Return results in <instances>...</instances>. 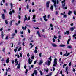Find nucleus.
<instances>
[{
  "label": "nucleus",
  "instance_id": "nucleus-57",
  "mask_svg": "<svg viewBox=\"0 0 76 76\" xmlns=\"http://www.w3.org/2000/svg\"><path fill=\"white\" fill-rule=\"evenodd\" d=\"M18 62H19V61H18L16 62V65H18Z\"/></svg>",
  "mask_w": 76,
  "mask_h": 76
},
{
  "label": "nucleus",
  "instance_id": "nucleus-3",
  "mask_svg": "<svg viewBox=\"0 0 76 76\" xmlns=\"http://www.w3.org/2000/svg\"><path fill=\"white\" fill-rule=\"evenodd\" d=\"M30 20V16H29L28 17V18H27L26 15H25V18L24 20V21L25 22L26 20H27V21H28V20Z\"/></svg>",
  "mask_w": 76,
  "mask_h": 76
},
{
  "label": "nucleus",
  "instance_id": "nucleus-18",
  "mask_svg": "<svg viewBox=\"0 0 76 76\" xmlns=\"http://www.w3.org/2000/svg\"><path fill=\"white\" fill-rule=\"evenodd\" d=\"M70 40H71V38H69L68 39V40L67 41V44H69V41H70Z\"/></svg>",
  "mask_w": 76,
  "mask_h": 76
},
{
  "label": "nucleus",
  "instance_id": "nucleus-45",
  "mask_svg": "<svg viewBox=\"0 0 76 76\" xmlns=\"http://www.w3.org/2000/svg\"><path fill=\"white\" fill-rule=\"evenodd\" d=\"M20 56L21 57H22V54L21 53H20Z\"/></svg>",
  "mask_w": 76,
  "mask_h": 76
},
{
  "label": "nucleus",
  "instance_id": "nucleus-52",
  "mask_svg": "<svg viewBox=\"0 0 76 76\" xmlns=\"http://www.w3.org/2000/svg\"><path fill=\"white\" fill-rule=\"evenodd\" d=\"M65 1H66V0H64L63 1H62V4H63V3H64V2H65Z\"/></svg>",
  "mask_w": 76,
  "mask_h": 76
},
{
  "label": "nucleus",
  "instance_id": "nucleus-23",
  "mask_svg": "<svg viewBox=\"0 0 76 76\" xmlns=\"http://www.w3.org/2000/svg\"><path fill=\"white\" fill-rule=\"evenodd\" d=\"M10 5L11 6V8L12 9L13 7V4L12 3H10Z\"/></svg>",
  "mask_w": 76,
  "mask_h": 76
},
{
  "label": "nucleus",
  "instance_id": "nucleus-49",
  "mask_svg": "<svg viewBox=\"0 0 76 76\" xmlns=\"http://www.w3.org/2000/svg\"><path fill=\"white\" fill-rule=\"evenodd\" d=\"M14 63H15L14 60H12V64H14Z\"/></svg>",
  "mask_w": 76,
  "mask_h": 76
},
{
  "label": "nucleus",
  "instance_id": "nucleus-12",
  "mask_svg": "<svg viewBox=\"0 0 76 76\" xmlns=\"http://www.w3.org/2000/svg\"><path fill=\"white\" fill-rule=\"evenodd\" d=\"M52 45L53 46V47H57V45L54 43H51Z\"/></svg>",
  "mask_w": 76,
  "mask_h": 76
},
{
  "label": "nucleus",
  "instance_id": "nucleus-35",
  "mask_svg": "<svg viewBox=\"0 0 76 76\" xmlns=\"http://www.w3.org/2000/svg\"><path fill=\"white\" fill-rule=\"evenodd\" d=\"M27 56L28 57H29V56H30V55H29V53H28L27 55Z\"/></svg>",
  "mask_w": 76,
  "mask_h": 76
},
{
  "label": "nucleus",
  "instance_id": "nucleus-47",
  "mask_svg": "<svg viewBox=\"0 0 76 76\" xmlns=\"http://www.w3.org/2000/svg\"><path fill=\"white\" fill-rule=\"evenodd\" d=\"M71 65H72V63L71 62H70L69 63V66H71Z\"/></svg>",
  "mask_w": 76,
  "mask_h": 76
},
{
  "label": "nucleus",
  "instance_id": "nucleus-10",
  "mask_svg": "<svg viewBox=\"0 0 76 76\" xmlns=\"http://www.w3.org/2000/svg\"><path fill=\"white\" fill-rule=\"evenodd\" d=\"M75 27H73L70 28V30L71 31H73L74 29H75Z\"/></svg>",
  "mask_w": 76,
  "mask_h": 76
},
{
  "label": "nucleus",
  "instance_id": "nucleus-22",
  "mask_svg": "<svg viewBox=\"0 0 76 76\" xmlns=\"http://www.w3.org/2000/svg\"><path fill=\"white\" fill-rule=\"evenodd\" d=\"M69 56V54H66L65 53L63 55V56H66V57H67Z\"/></svg>",
  "mask_w": 76,
  "mask_h": 76
},
{
  "label": "nucleus",
  "instance_id": "nucleus-34",
  "mask_svg": "<svg viewBox=\"0 0 76 76\" xmlns=\"http://www.w3.org/2000/svg\"><path fill=\"white\" fill-rule=\"evenodd\" d=\"M15 33L12 34V37H14V36H15Z\"/></svg>",
  "mask_w": 76,
  "mask_h": 76
},
{
  "label": "nucleus",
  "instance_id": "nucleus-59",
  "mask_svg": "<svg viewBox=\"0 0 76 76\" xmlns=\"http://www.w3.org/2000/svg\"><path fill=\"white\" fill-rule=\"evenodd\" d=\"M54 38H55V39H56V38H57V36H56L55 35H54Z\"/></svg>",
  "mask_w": 76,
  "mask_h": 76
},
{
  "label": "nucleus",
  "instance_id": "nucleus-37",
  "mask_svg": "<svg viewBox=\"0 0 76 76\" xmlns=\"http://www.w3.org/2000/svg\"><path fill=\"white\" fill-rule=\"evenodd\" d=\"M27 9H29V5L27 4V6H26Z\"/></svg>",
  "mask_w": 76,
  "mask_h": 76
},
{
  "label": "nucleus",
  "instance_id": "nucleus-53",
  "mask_svg": "<svg viewBox=\"0 0 76 76\" xmlns=\"http://www.w3.org/2000/svg\"><path fill=\"white\" fill-rule=\"evenodd\" d=\"M17 57L18 58H19L20 57V56H19V54H18L17 55Z\"/></svg>",
  "mask_w": 76,
  "mask_h": 76
},
{
  "label": "nucleus",
  "instance_id": "nucleus-13",
  "mask_svg": "<svg viewBox=\"0 0 76 76\" xmlns=\"http://www.w3.org/2000/svg\"><path fill=\"white\" fill-rule=\"evenodd\" d=\"M66 46V45L63 44H61L59 45L60 47H64Z\"/></svg>",
  "mask_w": 76,
  "mask_h": 76
},
{
  "label": "nucleus",
  "instance_id": "nucleus-7",
  "mask_svg": "<svg viewBox=\"0 0 76 76\" xmlns=\"http://www.w3.org/2000/svg\"><path fill=\"white\" fill-rule=\"evenodd\" d=\"M32 60H31V58H29L28 63L30 64H31L32 63Z\"/></svg>",
  "mask_w": 76,
  "mask_h": 76
},
{
  "label": "nucleus",
  "instance_id": "nucleus-63",
  "mask_svg": "<svg viewBox=\"0 0 76 76\" xmlns=\"http://www.w3.org/2000/svg\"><path fill=\"white\" fill-rule=\"evenodd\" d=\"M4 58H2V60H1V61H4Z\"/></svg>",
  "mask_w": 76,
  "mask_h": 76
},
{
  "label": "nucleus",
  "instance_id": "nucleus-19",
  "mask_svg": "<svg viewBox=\"0 0 76 76\" xmlns=\"http://www.w3.org/2000/svg\"><path fill=\"white\" fill-rule=\"evenodd\" d=\"M6 63H9V58H8L7 59H6Z\"/></svg>",
  "mask_w": 76,
  "mask_h": 76
},
{
  "label": "nucleus",
  "instance_id": "nucleus-2",
  "mask_svg": "<svg viewBox=\"0 0 76 76\" xmlns=\"http://www.w3.org/2000/svg\"><path fill=\"white\" fill-rule=\"evenodd\" d=\"M52 2L54 3V6L55 7V10H57L58 8L56 7V0H52Z\"/></svg>",
  "mask_w": 76,
  "mask_h": 76
},
{
  "label": "nucleus",
  "instance_id": "nucleus-64",
  "mask_svg": "<svg viewBox=\"0 0 76 76\" xmlns=\"http://www.w3.org/2000/svg\"><path fill=\"white\" fill-rule=\"evenodd\" d=\"M39 56L40 57H41V53H40L39 54Z\"/></svg>",
  "mask_w": 76,
  "mask_h": 76
},
{
  "label": "nucleus",
  "instance_id": "nucleus-39",
  "mask_svg": "<svg viewBox=\"0 0 76 76\" xmlns=\"http://www.w3.org/2000/svg\"><path fill=\"white\" fill-rule=\"evenodd\" d=\"M38 53V51L37 50H35L34 53Z\"/></svg>",
  "mask_w": 76,
  "mask_h": 76
},
{
  "label": "nucleus",
  "instance_id": "nucleus-15",
  "mask_svg": "<svg viewBox=\"0 0 76 76\" xmlns=\"http://www.w3.org/2000/svg\"><path fill=\"white\" fill-rule=\"evenodd\" d=\"M72 11H69L68 12V15H70L71 14H72Z\"/></svg>",
  "mask_w": 76,
  "mask_h": 76
},
{
  "label": "nucleus",
  "instance_id": "nucleus-20",
  "mask_svg": "<svg viewBox=\"0 0 76 76\" xmlns=\"http://www.w3.org/2000/svg\"><path fill=\"white\" fill-rule=\"evenodd\" d=\"M76 34L73 35V36H72L73 37H74L75 39H76Z\"/></svg>",
  "mask_w": 76,
  "mask_h": 76
},
{
  "label": "nucleus",
  "instance_id": "nucleus-6",
  "mask_svg": "<svg viewBox=\"0 0 76 76\" xmlns=\"http://www.w3.org/2000/svg\"><path fill=\"white\" fill-rule=\"evenodd\" d=\"M43 63V61L42 60H40L38 62V64L39 65H41Z\"/></svg>",
  "mask_w": 76,
  "mask_h": 76
},
{
  "label": "nucleus",
  "instance_id": "nucleus-43",
  "mask_svg": "<svg viewBox=\"0 0 76 76\" xmlns=\"http://www.w3.org/2000/svg\"><path fill=\"white\" fill-rule=\"evenodd\" d=\"M67 66V64H64L63 66V68H64V67Z\"/></svg>",
  "mask_w": 76,
  "mask_h": 76
},
{
  "label": "nucleus",
  "instance_id": "nucleus-29",
  "mask_svg": "<svg viewBox=\"0 0 76 76\" xmlns=\"http://www.w3.org/2000/svg\"><path fill=\"white\" fill-rule=\"evenodd\" d=\"M28 70L26 69V71H25V73L26 74H26H27V73H28Z\"/></svg>",
  "mask_w": 76,
  "mask_h": 76
},
{
  "label": "nucleus",
  "instance_id": "nucleus-38",
  "mask_svg": "<svg viewBox=\"0 0 76 76\" xmlns=\"http://www.w3.org/2000/svg\"><path fill=\"white\" fill-rule=\"evenodd\" d=\"M64 18H67V15H63Z\"/></svg>",
  "mask_w": 76,
  "mask_h": 76
},
{
  "label": "nucleus",
  "instance_id": "nucleus-60",
  "mask_svg": "<svg viewBox=\"0 0 76 76\" xmlns=\"http://www.w3.org/2000/svg\"><path fill=\"white\" fill-rule=\"evenodd\" d=\"M15 33H16V34H17L18 33V31H17V30H15Z\"/></svg>",
  "mask_w": 76,
  "mask_h": 76
},
{
  "label": "nucleus",
  "instance_id": "nucleus-36",
  "mask_svg": "<svg viewBox=\"0 0 76 76\" xmlns=\"http://www.w3.org/2000/svg\"><path fill=\"white\" fill-rule=\"evenodd\" d=\"M40 74L41 75H43V74L42 73V72L41 71H40Z\"/></svg>",
  "mask_w": 76,
  "mask_h": 76
},
{
  "label": "nucleus",
  "instance_id": "nucleus-41",
  "mask_svg": "<svg viewBox=\"0 0 76 76\" xmlns=\"http://www.w3.org/2000/svg\"><path fill=\"white\" fill-rule=\"evenodd\" d=\"M28 33H29V34H30V33H31V31H30V30H29V29H28Z\"/></svg>",
  "mask_w": 76,
  "mask_h": 76
},
{
  "label": "nucleus",
  "instance_id": "nucleus-46",
  "mask_svg": "<svg viewBox=\"0 0 76 76\" xmlns=\"http://www.w3.org/2000/svg\"><path fill=\"white\" fill-rule=\"evenodd\" d=\"M14 51H15V53H16V51H17V49H14Z\"/></svg>",
  "mask_w": 76,
  "mask_h": 76
},
{
  "label": "nucleus",
  "instance_id": "nucleus-26",
  "mask_svg": "<svg viewBox=\"0 0 76 76\" xmlns=\"http://www.w3.org/2000/svg\"><path fill=\"white\" fill-rule=\"evenodd\" d=\"M64 4H62V6L63 7H64L65 6V5L66 4V3H65V2H64Z\"/></svg>",
  "mask_w": 76,
  "mask_h": 76
},
{
  "label": "nucleus",
  "instance_id": "nucleus-61",
  "mask_svg": "<svg viewBox=\"0 0 76 76\" xmlns=\"http://www.w3.org/2000/svg\"><path fill=\"white\" fill-rule=\"evenodd\" d=\"M76 70L75 69V68H73V72H75Z\"/></svg>",
  "mask_w": 76,
  "mask_h": 76
},
{
  "label": "nucleus",
  "instance_id": "nucleus-4",
  "mask_svg": "<svg viewBox=\"0 0 76 76\" xmlns=\"http://www.w3.org/2000/svg\"><path fill=\"white\" fill-rule=\"evenodd\" d=\"M57 59L55 58L54 60V61L53 62V63H54V64L53 65V67H55L56 65L57 64Z\"/></svg>",
  "mask_w": 76,
  "mask_h": 76
},
{
  "label": "nucleus",
  "instance_id": "nucleus-5",
  "mask_svg": "<svg viewBox=\"0 0 76 76\" xmlns=\"http://www.w3.org/2000/svg\"><path fill=\"white\" fill-rule=\"evenodd\" d=\"M34 74L36 75L37 74V71L36 70H34V72L31 75L32 76H34Z\"/></svg>",
  "mask_w": 76,
  "mask_h": 76
},
{
  "label": "nucleus",
  "instance_id": "nucleus-9",
  "mask_svg": "<svg viewBox=\"0 0 76 76\" xmlns=\"http://www.w3.org/2000/svg\"><path fill=\"white\" fill-rule=\"evenodd\" d=\"M26 28H27V27H26V26H25L24 28L23 26L22 27L23 30H26Z\"/></svg>",
  "mask_w": 76,
  "mask_h": 76
},
{
  "label": "nucleus",
  "instance_id": "nucleus-28",
  "mask_svg": "<svg viewBox=\"0 0 76 76\" xmlns=\"http://www.w3.org/2000/svg\"><path fill=\"white\" fill-rule=\"evenodd\" d=\"M5 22L6 24L7 25V24H8V21H7V20H5Z\"/></svg>",
  "mask_w": 76,
  "mask_h": 76
},
{
  "label": "nucleus",
  "instance_id": "nucleus-32",
  "mask_svg": "<svg viewBox=\"0 0 76 76\" xmlns=\"http://www.w3.org/2000/svg\"><path fill=\"white\" fill-rule=\"evenodd\" d=\"M34 58H35V56H31V59H34Z\"/></svg>",
  "mask_w": 76,
  "mask_h": 76
},
{
  "label": "nucleus",
  "instance_id": "nucleus-33",
  "mask_svg": "<svg viewBox=\"0 0 76 76\" xmlns=\"http://www.w3.org/2000/svg\"><path fill=\"white\" fill-rule=\"evenodd\" d=\"M3 32H2L1 33L2 37V39H3V37H4V35H3Z\"/></svg>",
  "mask_w": 76,
  "mask_h": 76
},
{
  "label": "nucleus",
  "instance_id": "nucleus-54",
  "mask_svg": "<svg viewBox=\"0 0 76 76\" xmlns=\"http://www.w3.org/2000/svg\"><path fill=\"white\" fill-rule=\"evenodd\" d=\"M9 38V37L8 36H7L5 38V39H7Z\"/></svg>",
  "mask_w": 76,
  "mask_h": 76
},
{
  "label": "nucleus",
  "instance_id": "nucleus-27",
  "mask_svg": "<svg viewBox=\"0 0 76 76\" xmlns=\"http://www.w3.org/2000/svg\"><path fill=\"white\" fill-rule=\"evenodd\" d=\"M21 48H22L21 47L19 48V49L18 50V51H20V50H21Z\"/></svg>",
  "mask_w": 76,
  "mask_h": 76
},
{
  "label": "nucleus",
  "instance_id": "nucleus-56",
  "mask_svg": "<svg viewBox=\"0 0 76 76\" xmlns=\"http://www.w3.org/2000/svg\"><path fill=\"white\" fill-rule=\"evenodd\" d=\"M58 3H59V1H58V0H57L56 1V3L57 4H58Z\"/></svg>",
  "mask_w": 76,
  "mask_h": 76
},
{
  "label": "nucleus",
  "instance_id": "nucleus-51",
  "mask_svg": "<svg viewBox=\"0 0 76 76\" xmlns=\"http://www.w3.org/2000/svg\"><path fill=\"white\" fill-rule=\"evenodd\" d=\"M52 72H51L49 74V75L51 76L52 75Z\"/></svg>",
  "mask_w": 76,
  "mask_h": 76
},
{
  "label": "nucleus",
  "instance_id": "nucleus-8",
  "mask_svg": "<svg viewBox=\"0 0 76 76\" xmlns=\"http://www.w3.org/2000/svg\"><path fill=\"white\" fill-rule=\"evenodd\" d=\"M50 3V1L47 2H46V7L47 8H48L49 7V4Z\"/></svg>",
  "mask_w": 76,
  "mask_h": 76
},
{
  "label": "nucleus",
  "instance_id": "nucleus-48",
  "mask_svg": "<svg viewBox=\"0 0 76 76\" xmlns=\"http://www.w3.org/2000/svg\"><path fill=\"white\" fill-rule=\"evenodd\" d=\"M44 20L45 21H47V20H48L47 19H46V18H44Z\"/></svg>",
  "mask_w": 76,
  "mask_h": 76
},
{
  "label": "nucleus",
  "instance_id": "nucleus-40",
  "mask_svg": "<svg viewBox=\"0 0 76 76\" xmlns=\"http://www.w3.org/2000/svg\"><path fill=\"white\" fill-rule=\"evenodd\" d=\"M11 45V47L12 48L13 47V43H12L11 45Z\"/></svg>",
  "mask_w": 76,
  "mask_h": 76
},
{
  "label": "nucleus",
  "instance_id": "nucleus-25",
  "mask_svg": "<svg viewBox=\"0 0 76 76\" xmlns=\"http://www.w3.org/2000/svg\"><path fill=\"white\" fill-rule=\"evenodd\" d=\"M45 71L46 72H48V69H44Z\"/></svg>",
  "mask_w": 76,
  "mask_h": 76
},
{
  "label": "nucleus",
  "instance_id": "nucleus-50",
  "mask_svg": "<svg viewBox=\"0 0 76 76\" xmlns=\"http://www.w3.org/2000/svg\"><path fill=\"white\" fill-rule=\"evenodd\" d=\"M74 13L75 15H76V11L75 10L74 11Z\"/></svg>",
  "mask_w": 76,
  "mask_h": 76
},
{
  "label": "nucleus",
  "instance_id": "nucleus-17",
  "mask_svg": "<svg viewBox=\"0 0 76 76\" xmlns=\"http://www.w3.org/2000/svg\"><path fill=\"white\" fill-rule=\"evenodd\" d=\"M37 34H38V36L40 37H41V35H40V34H39V32L38 31L37 32Z\"/></svg>",
  "mask_w": 76,
  "mask_h": 76
},
{
  "label": "nucleus",
  "instance_id": "nucleus-24",
  "mask_svg": "<svg viewBox=\"0 0 76 76\" xmlns=\"http://www.w3.org/2000/svg\"><path fill=\"white\" fill-rule=\"evenodd\" d=\"M35 16H36L35 15H34L32 19H35Z\"/></svg>",
  "mask_w": 76,
  "mask_h": 76
},
{
  "label": "nucleus",
  "instance_id": "nucleus-62",
  "mask_svg": "<svg viewBox=\"0 0 76 76\" xmlns=\"http://www.w3.org/2000/svg\"><path fill=\"white\" fill-rule=\"evenodd\" d=\"M53 42H55V39L54 38H53Z\"/></svg>",
  "mask_w": 76,
  "mask_h": 76
},
{
  "label": "nucleus",
  "instance_id": "nucleus-55",
  "mask_svg": "<svg viewBox=\"0 0 76 76\" xmlns=\"http://www.w3.org/2000/svg\"><path fill=\"white\" fill-rule=\"evenodd\" d=\"M50 26L51 28H52V27H53V26L52 24H50Z\"/></svg>",
  "mask_w": 76,
  "mask_h": 76
},
{
  "label": "nucleus",
  "instance_id": "nucleus-11",
  "mask_svg": "<svg viewBox=\"0 0 76 76\" xmlns=\"http://www.w3.org/2000/svg\"><path fill=\"white\" fill-rule=\"evenodd\" d=\"M67 48H69V49H72V48H73L70 45L68 46Z\"/></svg>",
  "mask_w": 76,
  "mask_h": 76
},
{
  "label": "nucleus",
  "instance_id": "nucleus-1",
  "mask_svg": "<svg viewBox=\"0 0 76 76\" xmlns=\"http://www.w3.org/2000/svg\"><path fill=\"white\" fill-rule=\"evenodd\" d=\"M48 59L50 61H48L47 62H46L45 64L48 66H50V64H51V61L52 60V59H51V57L50 56Z\"/></svg>",
  "mask_w": 76,
  "mask_h": 76
},
{
  "label": "nucleus",
  "instance_id": "nucleus-14",
  "mask_svg": "<svg viewBox=\"0 0 76 76\" xmlns=\"http://www.w3.org/2000/svg\"><path fill=\"white\" fill-rule=\"evenodd\" d=\"M20 63H19L17 66V69H20Z\"/></svg>",
  "mask_w": 76,
  "mask_h": 76
},
{
  "label": "nucleus",
  "instance_id": "nucleus-42",
  "mask_svg": "<svg viewBox=\"0 0 76 76\" xmlns=\"http://www.w3.org/2000/svg\"><path fill=\"white\" fill-rule=\"evenodd\" d=\"M58 11H56V15H58Z\"/></svg>",
  "mask_w": 76,
  "mask_h": 76
},
{
  "label": "nucleus",
  "instance_id": "nucleus-21",
  "mask_svg": "<svg viewBox=\"0 0 76 76\" xmlns=\"http://www.w3.org/2000/svg\"><path fill=\"white\" fill-rule=\"evenodd\" d=\"M50 9L52 11H53V5L51 6L50 7Z\"/></svg>",
  "mask_w": 76,
  "mask_h": 76
},
{
  "label": "nucleus",
  "instance_id": "nucleus-31",
  "mask_svg": "<svg viewBox=\"0 0 76 76\" xmlns=\"http://www.w3.org/2000/svg\"><path fill=\"white\" fill-rule=\"evenodd\" d=\"M66 34L67 35H68L69 34V31H66Z\"/></svg>",
  "mask_w": 76,
  "mask_h": 76
},
{
  "label": "nucleus",
  "instance_id": "nucleus-30",
  "mask_svg": "<svg viewBox=\"0 0 76 76\" xmlns=\"http://www.w3.org/2000/svg\"><path fill=\"white\" fill-rule=\"evenodd\" d=\"M9 13L10 15H12V11H11L9 12Z\"/></svg>",
  "mask_w": 76,
  "mask_h": 76
},
{
  "label": "nucleus",
  "instance_id": "nucleus-16",
  "mask_svg": "<svg viewBox=\"0 0 76 76\" xmlns=\"http://www.w3.org/2000/svg\"><path fill=\"white\" fill-rule=\"evenodd\" d=\"M2 18L3 19H5V16L4 14H3L2 15Z\"/></svg>",
  "mask_w": 76,
  "mask_h": 76
},
{
  "label": "nucleus",
  "instance_id": "nucleus-44",
  "mask_svg": "<svg viewBox=\"0 0 76 76\" xmlns=\"http://www.w3.org/2000/svg\"><path fill=\"white\" fill-rule=\"evenodd\" d=\"M66 55L69 54H69H70V53H68L67 51H66Z\"/></svg>",
  "mask_w": 76,
  "mask_h": 76
},
{
  "label": "nucleus",
  "instance_id": "nucleus-58",
  "mask_svg": "<svg viewBox=\"0 0 76 76\" xmlns=\"http://www.w3.org/2000/svg\"><path fill=\"white\" fill-rule=\"evenodd\" d=\"M60 74H61V75H62V74H63V72L62 71H60Z\"/></svg>",
  "mask_w": 76,
  "mask_h": 76
}]
</instances>
